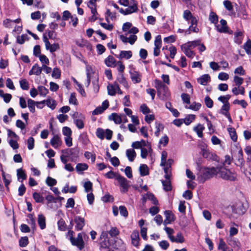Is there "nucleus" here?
<instances>
[{"instance_id":"1","label":"nucleus","mask_w":251,"mask_h":251,"mask_svg":"<svg viewBox=\"0 0 251 251\" xmlns=\"http://www.w3.org/2000/svg\"><path fill=\"white\" fill-rule=\"evenodd\" d=\"M101 242L100 243L101 247L103 248H109L111 247L116 250H119L121 251H125V246L122 240L121 239H117L115 241L114 243H112L109 240V238L108 237L107 232L103 231L100 237Z\"/></svg>"},{"instance_id":"2","label":"nucleus","mask_w":251,"mask_h":251,"mask_svg":"<svg viewBox=\"0 0 251 251\" xmlns=\"http://www.w3.org/2000/svg\"><path fill=\"white\" fill-rule=\"evenodd\" d=\"M119 2L121 5L125 6H127L129 5H131L126 9H124L123 8L120 9V12L124 15H129L133 13L136 12L138 10L137 2L134 0H130V1L128 0H119Z\"/></svg>"},{"instance_id":"3","label":"nucleus","mask_w":251,"mask_h":251,"mask_svg":"<svg viewBox=\"0 0 251 251\" xmlns=\"http://www.w3.org/2000/svg\"><path fill=\"white\" fill-rule=\"evenodd\" d=\"M154 87L157 90V95L162 100H167L170 96V93L168 87L164 84L160 80H154Z\"/></svg>"},{"instance_id":"4","label":"nucleus","mask_w":251,"mask_h":251,"mask_svg":"<svg viewBox=\"0 0 251 251\" xmlns=\"http://www.w3.org/2000/svg\"><path fill=\"white\" fill-rule=\"evenodd\" d=\"M217 167L216 168H204L201 172V174L198 175V179L201 183H203L206 180L213 177L217 175Z\"/></svg>"},{"instance_id":"5","label":"nucleus","mask_w":251,"mask_h":251,"mask_svg":"<svg viewBox=\"0 0 251 251\" xmlns=\"http://www.w3.org/2000/svg\"><path fill=\"white\" fill-rule=\"evenodd\" d=\"M217 171V174L224 179L234 181L236 178V175L233 172L226 169V166H218Z\"/></svg>"},{"instance_id":"6","label":"nucleus","mask_w":251,"mask_h":251,"mask_svg":"<svg viewBox=\"0 0 251 251\" xmlns=\"http://www.w3.org/2000/svg\"><path fill=\"white\" fill-rule=\"evenodd\" d=\"M43 40L45 43L46 49L49 50L51 53L58 50L60 48L59 45L58 43L51 44L47 36L45 34L43 35Z\"/></svg>"},{"instance_id":"7","label":"nucleus","mask_w":251,"mask_h":251,"mask_svg":"<svg viewBox=\"0 0 251 251\" xmlns=\"http://www.w3.org/2000/svg\"><path fill=\"white\" fill-rule=\"evenodd\" d=\"M62 153L66 154L68 157L70 158L71 161H75L79 156V150L78 148H71L62 151Z\"/></svg>"},{"instance_id":"8","label":"nucleus","mask_w":251,"mask_h":251,"mask_svg":"<svg viewBox=\"0 0 251 251\" xmlns=\"http://www.w3.org/2000/svg\"><path fill=\"white\" fill-rule=\"evenodd\" d=\"M107 89L108 94L110 96H115L116 93L120 95L123 94V92L120 89V87L117 82H115L113 84L108 85Z\"/></svg>"},{"instance_id":"9","label":"nucleus","mask_w":251,"mask_h":251,"mask_svg":"<svg viewBox=\"0 0 251 251\" xmlns=\"http://www.w3.org/2000/svg\"><path fill=\"white\" fill-rule=\"evenodd\" d=\"M117 180L122 189L121 191L122 193H126L130 185L128 183V181L124 176H117Z\"/></svg>"},{"instance_id":"10","label":"nucleus","mask_w":251,"mask_h":251,"mask_svg":"<svg viewBox=\"0 0 251 251\" xmlns=\"http://www.w3.org/2000/svg\"><path fill=\"white\" fill-rule=\"evenodd\" d=\"M73 118L74 119V123L77 127L79 129H82L84 127L83 121L84 117L78 113H75L73 115Z\"/></svg>"},{"instance_id":"11","label":"nucleus","mask_w":251,"mask_h":251,"mask_svg":"<svg viewBox=\"0 0 251 251\" xmlns=\"http://www.w3.org/2000/svg\"><path fill=\"white\" fill-rule=\"evenodd\" d=\"M130 78L134 83H138L141 81L142 75L138 71L132 70L130 71Z\"/></svg>"},{"instance_id":"12","label":"nucleus","mask_w":251,"mask_h":251,"mask_svg":"<svg viewBox=\"0 0 251 251\" xmlns=\"http://www.w3.org/2000/svg\"><path fill=\"white\" fill-rule=\"evenodd\" d=\"M109 106V101L108 100H104L101 106L97 107L93 112L92 114L93 115H97L100 114L103 112V111L106 109Z\"/></svg>"},{"instance_id":"13","label":"nucleus","mask_w":251,"mask_h":251,"mask_svg":"<svg viewBox=\"0 0 251 251\" xmlns=\"http://www.w3.org/2000/svg\"><path fill=\"white\" fill-rule=\"evenodd\" d=\"M164 215L165 219L163 222V225L166 226L168 224L171 223L175 220V217L174 214L170 210H166L164 211Z\"/></svg>"},{"instance_id":"14","label":"nucleus","mask_w":251,"mask_h":251,"mask_svg":"<svg viewBox=\"0 0 251 251\" xmlns=\"http://www.w3.org/2000/svg\"><path fill=\"white\" fill-rule=\"evenodd\" d=\"M73 245L77 246L80 250L84 248V241L82 238V233H79L77 234L76 238H74V242H72Z\"/></svg>"},{"instance_id":"15","label":"nucleus","mask_w":251,"mask_h":251,"mask_svg":"<svg viewBox=\"0 0 251 251\" xmlns=\"http://www.w3.org/2000/svg\"><path fill=\"white\" fill-rule=\"evenodd\" d=\"M183 17L187 21H190L191 24L193 25L197 23V19L192 16L191 12L188 10H186L184 11Z\"/></svg>"},{"instance_id":"16","label":"nucleus","mask_w":251,"mask_h":251,"mask_svg":"<svg viewBox=\"0 0 251 251\" xmlns=\"http://www.w3.org/2000/svg\"><path fill=\"white\" fill-rule=\"evenodd\" d=\"M74 222L75 223V228L77 230L82 229L85 225V219L80 216H75L74 219Z\"/></svg>"},{"instance_id":"17","label":"nucleus","mask_w":251,"mask_h":251,"mask_svg":"<svg viewBox=\"0 0 251 251\" xmlns=\"http://www.w3.org/2000/svg\"><path fill=\"white\" fill-rule=\"evenodd\" d=\"M181 48L182 51L187 57L190 58L194 57L195 53L193 51L191 50V48H190L189 45L185 44L182 45Z\"/></svg>"},{"instance_id":"18","label":"nucleus","mask_w":251,"mask_h":251,"mask_svg":"<svg viewBox=\"0 0 251 251\" xmlns=\"http://www.w3.org/2000/svg\"><path fill=\"white\" fill-rule=\"evenodd\" d=\"M50 143L54 148L57 149L61 145L62 141L58 135H55L51 139Z\"/></svg>"},{"instance_id":"19","label":"nucleus","mask_w":251,"mask_h":251,"mask_svg":"<svg viewBox=\"0 0 251 251\" xmlns=\"http://www.w3.org/2000/svg\"><path fill=\"white\" fill-rule=\"evenodd\" d=\"M233 210L235 213L239 215H243L246 211V207L243 203L239 202L236 204Z\"/></svg>"},{"instance_id":"20","label":"nucleus","mask_w":251,"mask_h":251,"mask_svg":"<svg viewBox=\"0 0 251 251\" xmlns=\"http://www.w3.org/2000/svg\"><path fill=\"white\" fill-rule=\"evenodd\" d=\"M173 162V160L171 159H169L167 161L166 160L165 166H163L164 167V171L165 174V177H169L170 174H171V167Z\"/></svg>"},{"instance_id":"21","label":"nucleus","mask_w":251,"mask_h":251,"mask_svg":"<svg viewBox=\"0 0 251 251\" xmlns=\"http://www.w3.org/2000/svg\"><path fill=\"white\" fill-rule=\"evenodd\" d=\"M132 244L135 247L139 245V235L137 230H134L131 234Z\"/></svg>"},{"instance_id":"22","label":"nucleus","mask_w":251,"mask_h":251,"mask_svg":"<svg viewBox=\"0 0 251 251\" xmlns=\"http://www.w3.org/2000/svg\"><path fill=\"white\" fill-rule=\"evenodd\" d=\"M171 176V174H170L169 177H165L166 180L162 181L163 189L165 191H169L172 190V185L170 180Z\"/></svg>"},{"instance_id":"23","label":"nucleus","mask_w":251,"mask_h":251,"mask_svg":"<svg viewBox=\"0 0 251 251\" xmlns=\"http://www.w3.org/2000/svg\"><path fill=\"white\" fill-rule=\"evenodd\" d=\"M121 118V114L119 115L116 113H112L108 117L109 120L113 121L116 124H120L122 123Z\"/></svg>"},{"instance_id":"24","label":"nucleus","mask_w":251,"mask_h":251,"mask_svg":"<svg viewBox=\"0 0 251 251\" xmlns=\"http://www.w3.org/2000/svg\"><path fill=\"white\" fill-rule=\"evenodd\" d=\"M104 63L105 65L110 67H114L116 66V60L111 55L108 56L104 60Z\"/></svg>"},{"instance_id":"25","label":"nucleus","mask_w":251,"mask_h":251,"mask_svg":"<svg viewBox=\"0 0 251 251\" xmlns=\"http://www.w3.org/2000/svg\"><path fill=\"white\" fill-rule=\"evenodd\" d=\"M86 71L87 78L86 86H88L90 83L91 75L94 73L92 66L89 65H86Z\"/></svg>"},{"instance_id":"26","label":"nucleus","mask_w":251,"mask_h":251,"mask_svg":"<svg viewBox=\"0 0 251 251\" xmlns=\"http://www.w3.org/2000/svg\"><path fill=\"white\" fill-rule=\"evenodd\" d=\"M42 71V67H40L37 64H35L32 66L31 70L29 72V75H39L41 74Z\"/></svg>"},{"instance_id":"27","label":"nucleus","mask_w":251,"mask_h":251,"mask_svg":"<svg viewBox=\"0 0 251 251\" xmlns=\"http://www.w3.org/2000/svg\"><path fill=\"white\" fill-rule=\"evenodd\" d=\"M210 80V77L208 74L203 75L200 78L198 79V82L202 85H206Z\"/></svg>"},{"instance_id":"28","label":"nucleus","mask_w":251,"mask_h":251,"mask_svg":"<svg viewBox=\"0 0 251 251\" xmlns=\"http://www.w3.org/2000/svg\"><path fill=\"white\" fill-rule=\"evenodd\" d=\"M117 81L126 89H128L129 86L124 75L122 73H119L117 77Z\"/></svg>"},{"instance_id":"29","label":"nucleus","mask_w":251,"mask_h":251,"mask_svg":"<svg viewBox=\"0 0 251 251\" xmlns=\"http://www.w3.org/2000/svg\"><path fill=\"white\" fill-rule=\"evenodd\" d=\"M132 53L131 51L123 50L121 51L118 57L120 59L126 58V59H129L132 57Z\"/></svg>"},{"instance_id":"30","label":"nucleus","mask_w":251,"mask_h":251,"mask_svg":"<svg viewBox=\"0 0 251 251\" xmlns=\"http://www.w3.org/2000/svg\"><path fill=\"white\" fill-rule=\"evenodd\" d=\"M126 155L129 161L132 162L136 157V153L133 149H128L126 151Z\"/></svg>"},{"instance_id":"31","label":"nucleus","mask_w":251,"mask_h":251,"mask_svg":"<svg viewBox=\"0 0 251 251\" xmlns=\"http://www.w3.org/2000/svg\"><path fill=\"white\" fill-rule=\"evenodd\" d=\"M38 225L40 226L41 229H43L45 228L46 226V219L43 215L40 214L38 215Z\"/></svg>"},{"instance_id":"32","label":"nucleus","mask_w":251,"mask_h":251,"mask_svg":"<svg viewBox=\"0 0 251 251\" xmlns=\"http://www.w3.org/2000/svg\"><path fill=\"white\" fill-rule=\"evenodd\" d=\"M204 129V127L200 124L194 127V130L197 133L198 136L200 138H201L203 136L202 132Z\"/></svg>"},{"instance_id":"33","label":"nucleus","mask_w":251,"mask_h":251,"mask_svg":"<svg viewBox=\"0 0 251 251\" xmlns=\"http://www.w3.org/2000/svg\"><path fill=\"white\" fill-rule=\"evenodd\" d=\"M232 92L235 95H238L239 94L244 95L245 93V90L244 87L240 86L233 87L232 89Z\"/></svg>"},{"instance_id":"34","label":"nucleus","mask_w":251,"mask_h":251,"mask_svg":"<svg viewBox=\"0 0 251 251\" xmlns=\"http://www.w3.org/2000/svg\"><path fill=\"white\" fill-rule=\"evenodd\" d=\"M17 175L18 180H20L21 178L22 179V180L21 181V182L26 178V175L24 171L21 168L17 169Z\"/></svg>"},{"instance_id":"35","label":"nucleus","mask_w":251,"mask_h":251,"mask_svg":"<svg viewBox=\"0 0 251 251\" xmlns=\"http://www.w3.org/2000/svg\"><path fill=\"white\" fill-rule=\"evenodd\" d=\"M116 12H111L109 9H107L106 12L105 19L107 22H109V18L111 20H114L116 18Z\"/></svg>"},{"instance_id":"36","label":"nucleus","mask_w":251,"mask_h":251,"mask_svg":"<svg viewBox=\"0 0 251 251\" xmlns=\"http://www.w3.org/2000/svg\"><path fill=\"white\" fill-rule=\"evenodd\" d=\"M88 168V166L86 163H78L76 166V170L78 173L86 170Z\"/></svg>"},{"instance_id":"37","label":"nucleus","mask_w":251,"mask_h":251,"mask_svg":"<svg viewBox=\"0 0 251 251\" xmlns=\"http://www.w3.org/2000/svg\"><path fill=\"white\" fill-rule=\"evenodd\" d=\"M37 103H46V104L49 107H50V108H51L52 109H54L55 107V105H56L55 101L52 100H50V99L47 100H43L41 102H37Z\"/></svg>"},{"instance_id":"38","label":"nucleus","mask_w":251,"mask_h":251,"mask_svg":"<svg viewBox=\"0 0 251 251\" xmlns=\"http://www.w3.org/2000/svg\"><path fill=\"white\" fill-rule=\"evenodd\" d=\"M139 171L142 176H145L149 174V169L146 164L141 165L140 166Z\"/></svg>"},{"instance_id":"39","label":"nucleus","mask_w":251,"mask_h":251,"mask_svg":"<svg viewBox=\"0 0 251 251\" xmlns=\"http://www.w3.org/2000/svg\"><path fill=\"white\" fill-rule=\"evenodd\" d=\"M36 102L31 99H28L27 106L30 112L34 113L35 111V104Z\"/></svg>"},{"instance_id":"40","label":"nucleus","mask_w":251,"mask_h":251,"mask_svg":"<svg viewBox=\"0 0 251 251\" xmlns=\"http://www.w3.org/2000/svg\"><path fill=\"white\" fill-rule=\"evenodd\" d=\"M201 105L200 103L198 102H193L189 106L186 105L185 108L187 109H192L195 111L198 110L201 107Z\"/></svg>"},{"instance_id":"41","label":"nucleus","mask_w":251,"mask_h":251,"mask_svg":"<svg viewBox=\"0 0 251 251\" xmlns=\"http://www.w3.org/2000/svg\"><path fill=\"white\" fill-rule=\"evenodd\" d=\"M195 115L193 114H190L188 115L183 120L184 123L187 125H189L195 119Z\"/></svg>"},{"instance_id":"42","label":"nucleus","mask_w":251,"mask_h":251,"mask_svg":"<svg viewBox=\"0 0 251 251\" xmlns=\"http://www.w3.org/2000/svg\"><path fill=\"white\" fill-rule=\"evenodd\" d=\"M33 198L36 202L42 203L44 201V197L37 192H35L33 194Z\"/></svg>"},{"instance_id":"43","label":"nucleus","mask_w":251,"mask_h":251,"mask_svg":"<svg viewBox=\"0 0 251 251\" xmlns=\"http://www.w3.org/2000/svg\"><path fill=\"white\" fill-rule=\"evenodd\" d=\"M58 229L61 231H65L67 229V225L62 219H60L57 223Z\"/></svg>"},{"instance_id":"44","label":"nucleus","mask_w":251,"mask_h":251,"mask_svg":"<svg viewBox=\"0 0 251 251\" xmlns=\"http://www.w3.org/2000/svg\"><path fill=\"white\" fill-rule=\"evenodd\" d=\"M234 35L235 42L238 44H240L242 43L243 36L242 32L240 31L236 32L234 33Z\"/></svg>"},{"instance_id":"45","label":"nucleus","mask_w":251,"mask_h":251,"mask_svg":"<svg viewBox=\"0 0 251 251\" xmlns=\"http://www.w3.org/2000/svg\"><path fill=\"white\" fill-rule=\"evenodd\" d=\"M38 90L39 94L43 97H45L49 93V90L43 86H39Z\"/></svg>"},{"instance_id":"46","label":"nucleus","mask_w":251,"mask_h":251,"mask_svg":"<svg viewBox=\"0 0 251 251\" xmlns=\"http://www.w3.org/2000/svg\"><path fill=\"white\" fill-rule=\"evenodd\" d=\"M108 232L111 237H115L119 234V231L116 227H112Z\"/></svg>"},{"instance_id":"47","label":"nucleus","mask_w":251,"mask_h":251,"mask_svg":"<svg viewBox=\"0 0 251 251\" xmlns=\"http://www.w3.org/2000/svg\"><path fill=\"white\" fill-rule=\"evenodd\" d=\"M86 193H91L92 191V183L90 181H87L84 183L83 185Z\"/></svg>"},{"instance_id":"48","label":"nucleus","mask_w":251,"mask_h":251,"mask_svg":"<svg viewBox=\"0 0 251 251\" xmlns=\"http://www.w3.org/2000/svg\"><path fill=\"white\" fill-rule=\"evenodd\" d=\"M244 49L246 53L248 54H251V40H248L244 45Z\"/></svg>"},{"instance_id":"49","label":"nucleus","mask_w":251,"mask_h":251,"mask_svg":"<svg viewBox=\"0 0 251 251\" xmlns=\"http://www.w3.org/2000/svg\"><path fill=\"white\" fill-rule=\"evenodd\" d=\"M146 197L147 199H148V200H151L153 204H154V205L158 204V201L155 198V197L151 193H147L146 194Z\"/></svg>"},{"instance_id":"50","label":"nucleus","mask_w":251,"mask_h":251,"mask_svg":"<svg viewBox=\"0 0 251 251\" xmlns=\"http://www.w3.org/2000/svg\"><path fill=\"white\" fill-rule=\"evenodd\" d=\"M167 152L164 151L161 153V160L160 165L161 166H165L167 158Z\"/></svg>"},{"instance_id":"51","label":"nucleus","mask_w":251,"mask_h":251,"mask_svg":"<svg viewBox=\"0 0 251 251\" xmlns=\"http://www.w3.org/2000/svg\"><path fill=\"white\" fill-rule=\"evenodd\" d=\"M20 84L21 88L23 90H27L29 88V84L28 81L25 79H23L20 81Z\"/></svg>"},{"instance_id":"52","label":"nucleus","mask_w":251,"mask_h":251,"mask_svg":"<svg viewBox=\"0 0 251 251\" xmlns=\"http://www.w3.org/2000/svg\"><path fill=\"white\" fill-rule=\"evenodd\" d=\"M229 133L231 139L234 141L235 142L237 139V136L236 133L235 129L233 128H229L228 129Z\"/></svg>"},{"instance_id":"53","label":"nucleus","mask_w":251,"mask_h":251,"mask_svg":"<svg viewBox=\"0 0 251 251\" xmlns=\"http://www.w3.org/2000/svg\"><path fill=\"white\" fill-rule=\"evenodd\" d=\"M96 135L99 138L103 139L105 136V131L102 128H98L96 131Z\"/></svg>"},{"instance_id":"54","label":"nucleus","mask_w":251,"mask_h":251,"mask_svg":"<svg viewBox=\"0 0 251 251\" xmlns=\"http://www.w3.org/2000/svg\"><path fill=\"white\" fill-rule=\"evenodd\" d=\"M209 19L212 23L215 24H216L218 21L217 15L214 12L210 13Z\"/></svg>"},{"instance_id":"55","label":"nucleus","mask_w":251,"mask_h":251,"mask_svg":"<svg viewBox=\"0 0 251 251\" xmlns=\"http://www.w3.org/2000/svg\"><path fill=\"white\" fill-rule=\"evenodd\" d=\"M201 152L203 157L205 158L210 159L211 156L213 155L206 149H205L204 147L201 149Z\"/></svg>"},{"instance_id":"56","label":"nucleus","mask_w":251,"mask_h":251,"mask_svg":"<svg viewBox=\"0 0 251 251\" xmlns=\"http://www.w3.org/2000/svg\"><path fill=\"white\" fill-rule=\"evenodd\" d=\"M119 174L114 173L112 171H109L106 174H105V176L108 178H115L116 180L118 177V176H119Z\"/></svg>"},{"instance_id":"57","label":"nucleus","mask_w":251,"mask_h":251,"mask_svg":"<svg viewBox=\"0 0 251 251\" xmlns=\"http://www.w3.org/2000/svg\"><path fill=\"white\" fill-rule=\"evenodd\" d=\"M84 156L87 159L91 158L92 163H94L96 160V155L95 154H92L89 151H86L84 153Z\"/></svg>"},{"instance_id":"58","label":"nucleus","mask_w":251,"mask_h":251,"mask_svg":"<svg viewBox=\"0 0 251 251\" xmlns=\"http://www.w3.org/2000/svg\"><path fill=\"white\" fill-rule=\"evenodd\" d=\"M204 102L208 108H212L213 105V101L209 96H206L204 99Z\"/></svg>"},{"instance_id":"59","label":"nucleus","mask_w":251,"mask_h":251,"mask_svg":"<svg viewBox=\"0 0 251 251\" xmlns=\"http://www.w3.org/2000/svg\"><path fill=\"white\" fill-rule=\"evenodd\" d=\"M27 148L29 150H32L34 147V139L33 137H30L27 139Z\"/></svg>"},{"instance_id":"60","label":"nucleus","mask_w":251,"mask_h":251,"mask_svg":"<svg viewBox=\"0 0 251 251\" xmlns=\"http://www.w3.org/2000/svg\"><path fill=\"white\" fill-rule=\"evenodd\" d=\"M62 132L64 135L66 137L71 136L72 132L71 128L67 126L63 127L62 128Z\"/></svg>"},{"instance_id":"61","label":"nucleus","mask_w":251,"mask_h":251,"mask_svg":"<svg viewBox=\"0 0 251 251\" xmlns=\"http://www.w3.org/2000/svg\"><path fill=\"white\" fill-rule=\"evenodd\" d=\"M184 241L185 240L182 233L178 232L176 236V242L177 243H182L184 242Z\"/></svg>"},{"instance_id":"62","label":"nucleus","mask_w":251,"mask_h":251,"mask_svg":"<svg viewBox=\"0 0 251 251\" xmlns=\"http://www.w3.org/2000/svg\"><path fill=\"white\" fill-rule=\"evenodd\" d=\"M234 82L237 86H240L244 81V79L241 77L235 75L234 77Z\"/></svg>"},{"instance_id":"63","label":"nucleus","mask_w":251,"mask_h":251,"mask_svg":"<svg viewBox=\"0 0 251 251\" xmlns=\"http://www.w3.org/2000/svg\"><path fill=\"white\" fill-rule=\"evenodd\" d=\"M46 183L50 186H52L56 185L57 181L56 180L50 176H48L46 179Z\"/></svg>"},{"instance_id":"64","label":"nucleus","mask_w":251,"mask_h":251,"mask_svg":"<svg viewBox=\"0 0 251 251\" xmlns=\"http://www.w3.org/2000/svg\"><path fill=\"white\" fill-rule=\"evenodd\" d=\"M218 249L222 251H226V244L222 238L220 239Z\"/></svg>"}]
</instances>
